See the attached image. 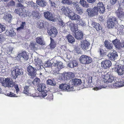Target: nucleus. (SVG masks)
<instances>
[{
  "mask_svg": "<svg viewBox=\"0 0 124 124\" xmlns=\"http://www.w3.org/2000/svg\"><path fill=\"white\" fill-rule=\"evenodd\" d=\"M47 100H49V101L53 99V96L52 94L51 93L48 94V95L47 97L46 98Z\"/></svg>",
  "mask_w": 124,
  "mask_h": 124,
  "instance_id": "51",
  "label": "nucleus"
},
{
  "mask_svg": "<svg viewBox=\"0 0 124 124\" xmlns=\"http://www.w3.org/2000/svg\"><path fill=\"white\" fill-rule=\"evenodd\" d=\"M40 92H41L40 94V96L43 98H44L47 94L46 93L47 92L46 90L41 91Z\"/></svg>",
  "mask_w": 124,
  "mask_h": 124,
  "instance_id": "45",
  "label": "nucleus"
},
{
  "mask_svg": "<svg viewBox=\"0 0 124 124\" xmlns=\"http://www.w3.org/2000/svg\"><path fill=\"white\" fill-rule=\"evenodd\" d=\"M124 86V83H123L122 81L120 82H116L114 83L113 85V87L114 88H117L119 87L123 86Z\"/></svg>",
  "mask_w": 124,
  "mask_h": 124,
  "instance_id": "28",
  "label": "nucleus"
},
{
  "mask_svg": "<svg viewBox=\"0 0 124 124\" xmlns=\"http://www.w3.org/2000/svg\"><path fill=\"white\" fill-rule=\"evenodd\" d=\"M114 78L113 77H109L107 80V81L108 82H111L114 80Z\"/></svg>",
  "mask_w": 124,
  "mask_h": 124,
  "instance_id": "59",
  "label": "nucleus"
},
{
  "mask_svg": "<svg viewBox=\"0 0 124 124\" xmlns=\"http://www.w3.org/2000/svg\"><path fill=\"white\" fill-rule=\"evenodd\" d=\"M90 43L86 40H84L81 42V48L84 50L88 49L90 47Z\"/></svg>",
  "mask_w": 124,
  "mask_h": 124,
  "instance_id": "14",
  "label": "nucleus"
},
{
  "mask_svg": "<svg viewBox=\"0 0 124 124\" xmlns=\"http://www.w3.org/2000/svg\"><path fill=\"white\" fill-rule=\"evenodd\" d=\"M112 43L117 48L120 47V42L118 39H116L112 41Z\"/></svg>",
  "mask_w": 124,
  "mask_h": 124,
  "instance_id": "32",
  "label": "nucleus"
},
{
  "mask_svg": "<svg viewBox=\"0 0 124 124\" xmlns=\"http://www.w3.org/2000/svg\"><path fill=\"white\" fill-rule=\"evenodd\" d=\"M28 5H29V4L30 5V6L33 8L34 9H37L38 7V6L37 4L32 1L28 2Z\"/></svg>",
  "mask_w": 124,
  "mask_h": 124,
  "instance_id": "39",
  "label": "nucleus"
},
{
  "mask_svg": "<svg viewBox=\"0 0 124 124\" xmlns=\"http://www.w3.org/2000/svg\"><path fill=\"white\" fill-rule=\"evenodd\" d=\"M104 86L103 85H100L98 87H95L94 88V90H97L99 89H100L102 88H105V87H104Z\"/></svg>",
  "mask_w": 124,
  "mask_h": 124,
  "instance_id": "58",
  "label": "nucleus"
},
{
  "mask_svg": "<svg viewBox=\"0 0 124 124\" xmlns=\"http://www.w3.org/2000/svg\"><path fill=\"white\" fill-rule=\"evenodd\" d=\"M117 0H110V4L112 5L115 4Z\"/></svg>",
  "mask_w": 124,
  "mask_h": 124,
  "instance_id": "57",
  "label": "nucleus"
},
{
  "mask_svg": "<svg viewBox=\"0 0 124 124\" xmlns=\"http://www.w3.org/2000/svg\"><path fill=\"white\" fill-rule=\"evenodd\" d=\"M108 56L109 60H115V58L117 56V54L115 51H113L112 53L109 54Z\"/></svg>",
  "mask_w": 124,
  "mask_h": 124,
  "instance_id": "24",
  "label": "nucleus"
},
{
  "mask_svg": "<svg viewBox=\"0 0 124 124\" xmlns=\"http://www.w3.org/2000/svg\"><path fill=\"white\" fill-rule=\"evenodd\" d=\"M18 2H22L23 0H17Z\"/></svg>",
  "mask_w": 124,
  "mask_h": 124,
  "instance_id": "64",
  "label": "nucleus"
},
{
  "mask_svg": "<svg viewBox=\"0 0 124 124\" xmlns=\"http://www.w3.org/2000/svg\"><path fill=\"white\" fill-rule=\"evenodd\" d=\"M15 13L19 15L20 16H25L26 14V12H24L22 8H18L15 9L14 11Z\"/></svg>",
  "mask_w": 124,
  "mask_h": 124,
  "instance_id": "17",
  "label": "nucleus"
},
{
  "mask_svg": "<svg viewBox=\"0 0 124 124\" xmlns=\"http://www.w3.org/2000/svg\"><path fill=\"white\" fill-rule=\"evenodd\" d=\"M61 2L63 4L68 5H73L74 3L71 0H62Z\"/></svg>",
  "mask_w": 124,
  "mask_h": 124,
  "instance_id": "33",
  "label": "nucleus"
},
{
  "mask_svg": "<svg viewBox=\"0 0 124 124\" xmlns=\"http://www.w3.org/2000/svg\"><path fill=\"white\" fill-rule=\"evenodd\" d=\"M79 3L83 7L87 8L89 6L88 4L84 0H80Z\"/></svg>",
  "mask_w": 124,
  "mask_h": 124,
  "instance_id": "30",
  "label": "nucleus"
},
{
  "mask_svg": "<svg viewBox=\"0 0 124 124\" xmlns=\"http://www.w3.org/2000/svg\"><path fill=\"white\" fill-rule=\"evenodd\" d=\"M37 25L39 29H41L44 27V24L43 23L39 21L37 22Z\"/></svg>",
  "mask_w": 124,
  "mask_h": 124,
  "instance_id": "40",
  "label": "nucleus"
},
{
  "mask_svg": "<svg viewBox=\"0 0 124 124\" xmlns=\"http://www.w3.org/2000/svg\"><path fill=\"white\" fill-rule=\"evenodd\" d=\"M7 95L10 97H16V95L12 92H10L9 93H7Z\"/></svg>",
  "mask_w": 124,
  "mask_h": 124,
  "instance_id": "49",
  "label": "nucleus"
},
{
  "mask_svg": "<svg viewBox=\"0 0 124 124\" xmlns=\"http://www.w3.org/2000/svg\"><path fill=\"white\" fill-rule=\"evenodd\" d=\"M44 16L45 18L48 20L52 21H54L55 18L51 12L49 11H47L44 13Z\"/></svg>",
  "mask_w": 124,
  "mask_h": 124,
  "instance_id": "8",
  "label": "nucleus"
},
{
  "mask_svg": "<svg viewBox=\"0 0 124 124\" xmlns=\"http://www.w3.org/2000/svg\"><path fill=\"white\" fill-rule=\"evenodd\" d=\"M101 66L104 69L109 68L111 65V62L108 60H105L102 61L101 63Z\"/></svg>",
  "mask_w": 124,
  "mask_h": 124,
  "instance_id": "12",
  "label": "nucleus"
},
{
  "mask_svg": "<svg viewBox=\"0 0 124 124\" xmlns=\"http://www.w3.org/2000/svg\"><path fill=\"white\" fill-rule=\"evenodd\" d=\"M63 77L64 79L67 80V79H69L71 77L70 74L68 73H67L64 74Z\"/></svg>",
  "mask_w": 124,
  "mask_h": 124,
  "instance_id": "47",
  "label": "nucleus"
},
{
  "mask_svg": "<svg viewBox=\"0 0 124 124\" xmlns=\"http://www.w3.org/2000/svg\"><path fill=\"white\" fill-rule=\"evenodd\" d=\"M25 22H22L20 27L17 28L16 29V30L18 31H20L21 30L24 29V26L26 25Z\"/></svg>",
  "mask_w": 124,
  "mask_h": 124,
  "instance_id": "38",
  "label": "nucleus"
},
{
  "mask_svg": "<svg viewBox=\"0 0 124 124\" xmlns=\"http://www.w3.org/2000/svg\"><path fill=\"white\" fill-rule=\"evenodd\" d=\"M46 65H47L46 66L47 67H49L51 66L52 65V64L49 61H47V63H46Z\"/></svg>",
  "mask_w": 124,
  "mask_h": 124,
  "instance_id": "60",
  "label": "nucleus"
},
{
  "mask_svg": "<svg viewBox=\"0 0 124 124\" xmlns=\"http://www.w3.org/2000/svg\"><path fill=\"white\" fill-rule=\"evenodd\" d=\"M47 32L52 37H54L57 35V29L54 27H52L51 29H48Z\"/></svg>",
  "mask_w": 124,
  "mask_h": 124,
  "instance_id": "9",
  "label": "nucleus"
},
{
  "mask_svg": "<svg viewBox=\"0 0 124 124\" xmlns=\"http://www.w3.org/2000/svg\"><path fill=\"white\" fill-rule=\"evenodd\" d=\"M100 53L101 56H103L105 54L104 50L101 48H99Z\"/></svg>",
  "mask_w": 124,
  "mask_h": 124,
  "instance_id": "52",
  "label": "nucleus"
},
{
  "mask_svg": "<svg viewBox=\"0 0 124 124\" xmlns=\"http://www.w3.org/2000/svg\"><path fill=\"white\" fill-rule=\"evenodd\" d=\"M59 88L64 91H72V87H70V85L66 84H62L59 85Z\"/></svg>",
  "mask_w": 124,
  "mask_h": 124,
  "instance_id": "11",
  "label": "nucleus"
},
{
  "mask_svg": "<svg viewBox=\"0 0 124 124\" xmlns=\"http://www.w3.org/2000/svg\"><path fill=\"white\" fill-rule=\"evenodd\" d=\"M59 26L61 27H63L65 26V24L63 22V21L60 19L59 20V22L58 23Z\"/></svg>",
  "mask_w": 124,
  "mask_h": 124,
  "instance_id": "44",
  "label": "nucleus"
},
{
  "mask_svg": "<svg viewBox=\"0 0 124 124\" xmlns=\"http://www.w3.org/2000/svg\"><path fill=\"white\" fill-rule=\"evenodd\" d=\"M37 43L40 45L42 44V41L41 38L40 37H37L36 38Z\"/></svg>",
  "mask_w": 124,
  "mask_h": 124,
  "instance_id": "43",
  "label": "nucleus"
},
{
  "mask_svg": "<svg viewBox=\"0 0 124 124\" xmlns=\"http://www.w3.org/2000/svg\"><path fill=\"white\" fill-rule=\"evenodd\" d=\"M72 81L73 85H74L78 86L81 83V80L78 78L73 79Z\"/></svg>",
  "mask_w": 124,
  "mask_h": 124,
  "instance_id": "25",
  "label": "nucleus"
},
{
  "mask_svg": "<svg viewBox=\"0 0 124 124\" xmlns=\"http://www.w3.org/2000/svg\"><path fill=\"white\" fill-rule=\"evenodd\" d=\"M36 1L37 4L41 7H44L47 4V2L44 0H36Z\"/></svg>",
  "mask_w": 124,
  "mask_h": 124,
  "instance_id": "27",
  "label": "nucleus"
},
{
  "mask_svg": "<svg viewBox=\"0 0 124 124\" xmlns=\"http://www.w3.org/2000/svg\"><path fill=\"white\" fill-rule=\"evenodd\" d=\"M5 27L4 25L0 23V33L1 32L5 30Z\"/></svg>",
  "mask_w": 124,
  "mask_h": 124,
  "instance_id": "50",
  "label": "nucleus"
},
{
  "mask_svg": "<svg viewBox=\"0 0 124 124\" xmlns=\"http://www.w3.org/2000/svg\"><path fill=\"white\" fill-rule=\"evenodd\" d=\"M7 35L8 36H14L16 34V33L13 31H12L11 30H7L6 32Z\"/></svg>",
  "mask_w": 124,
  "mask_h": 124,
  "instance_id": "34",
  "label": "nucleus"
},
{
  "mask_svg": "<svg viewBox=\"0 0 124 124\" xmlns=\"http://www.w3.org/2000/svg\"><path fill=\"white\" fill-rule=\"evenodd\" d=\"M115 71H116L119 75H122L124 74V68L119 65L115 67Z\"/></svg>",
  "mask_w": 124,
  "mask_h": 124,
  "instance_id": "18",
  "label": "nucleus"
},
{
  "mask_svg": "<svg viewBox=\"0 0 124 124\" xmlns=\"http://www.w3.org/2000/svg\"><path fill=\"white\" fill-rule=\"evenodd\" d=\"M14 87L16 90V93H17L20 90L19 88L18 85H14Z\"/></svg>",
  "mask_w": 124,
  "mask_h": 124,
  "instance_id": "56",
  "label": "nucleus"
},
{
  "mask_svg": "<svg viewBox=\"0 0 124 124\" xmlns=\"http://www.w3.org/2000/svg\"><path fill=\"white\" fill-rule=\"evenodd\" d=\"M79 60L81 63L85 65L91 63L93 61L90 57L84 54L80 56Z\"/></svg>",
  "mask_w": 124,
  "mask_h": 124,
  "instance_id": "4",
  "label": "nucleus"
},
{
  "mask_svg": "<svg viewBox=\"0 0 124 124\" xmlns=\"http://www.w3.org/2000/svg\"><path fill=\"white\" fill-rule=\"evenodd\" d=\"M29 86H25L24 88L23 91V93L33 97H37L38 96V93L37 92L32 93L31 92L30 93L28 89Z\"/></svg>",
  "mask_w": 124,
  "mask_h": 124,
  "instance_id": "13",
  "label": "nucleus"
},
{
  "mask_svg": "<svg viewBox=\"0 0 124 124\" xmlns=\"http://www.w3.org/2000/svg\"><path fill=\"white\" fill-rule=\"evenodd\" d=\"M51 42L49 44L50 48L51 49H53L55 48L56 46V43L53 39L51 37L50 38Z\"/></svg>",
  "mask_w": 124,
  "mask_h": 124,
  "instance_id": "29",
  "label": "nucleus"
},
{
  "mask_svg": "<svg viewBox=\"0 0 124 124\" xmlns=\"http://www.w3.org/2000/svg\"><path fill=\"white\" fill-rule=\"evenodd\" d=\"M23 74V71L22 69L19 68L18 66H15L11 72L12 76L14 79H16L18 75Z\"/></svg>",
  "mask_w": 124,
  "mask_h": 124,
  "instance_id": "6",
  "label": "nucleus"
},
{
  "mask_svg": "<svg viewBox=\"0 0 124 124\" xmlns=\"http://www.w3.org/2000/svg\"><path fill=\"white\" fill-rule=\"evenodd\" d=\"M15 2L13 0H11L8 2V6H12L15 5Z\"/></svg>",
  "mask_w": 124,
  "mask_h": 124,
  "instance_id": "55",
  "label": "nucleus"
},
{
  "mask_svg": "<svg viewBox=\"0 0 124 124\" xmlns=\"http://www.w3.org/2000/svg\"><path fill=\"white\" fill-rule=\"evenodd\" d=\"M28 74L32 77H35L36 75V70L32 66L29 65L27 68Z\"/></svg>",
  "mask_w": 124,
  "mask_h": 124,
  "instance_id": "7",
  "label": "nucleus"
},
{
  "mask_svg": "<svg viewBox=\"0 0 124 124\" xmlns=\"http://www.w3.org/2000/svg\"><path fill=\"white\" fill-rule=\"evenodd\" d=\"M0 82L2 85L5 87H12L13 86L12 82L11 81L9 78H7L4 81V78H0Z\"/></svg>",
  "mask_w": 124,
  "mask_h": 124,
  "instance_id": "5",
  "label": "nucleus"
},
{
  "mask_svg": "<svg viewBox=\"0 0 124 124\" xmlns=\"http://www.w3.org/2000/svg\"><path fill=\"white\" fill-rule=\"evenodd\" d=\"M46 88V86L44 84H41L40 85L38 88V90L40 92L41 91H45V89Z\"/></svg>",
  "mask_w": 124,
  "mask_h": 124,
  "instance_id": "37",
  "label": "nucleus"
},
{
  "mask_svg": "<svg viewBox=\"0 0 124 124\" xmlns=\"http://www.w3.org/2000/svg\"><path fill=\"white\" fill-rule=\"evenodd\" d=\"M3 18L4 20L9 23L11 21L12 16L10 14H7L5 15Z\"/></svg>",
  "mask_w": 124,
  "mask_h": 124,
  "instance_id": "26",
  "label": "nucleus"
},
{
  "mask_svg": "<svg viewBox=\"0 0 124 124\" xmlns=\"http://www.w3.org/2000/svg\"><path fill=\"white\" fill-rule=\"evenodd\" d=\"M78 64V62L76 60H73L69 64V66L71 68H73L77 66Z\"/></svg>",
  "mask_w": 124,
  "mask_h": 124,
  "instance_id": "31",
  "label": "nucleus"
},
{
  "mask_svg": "<svg viewBox=\"0 0 124 124\" xmlns=\"http://www.w3.org/2000/svg\"><path fill=\"white\" fill-rule=\"evenodd\" d=\"M104 46L108 50H111L113 47V44L110 43V42L106 40L104 42Z\"/></svg>",
  "mask_w": 124,
  "mask_h": 124,
  "instance_id": "23",
  "label": "nucleus"
},
{
  "mask_svg": "<svg viewBox=\"0 0 124 124\" xmlns=\"http://www.w3.org/2000/svg\"><path fill=\"white\" fill-rule=\"evenodd\" d=\"M18 5L19 7L21 8H23V6L21 3H19L18 4Z\"/></svg>",
  "mask_w": 124,
  "mask_h": 124,
  "instance_id": "62",
  "label": "nucleus"
},
{
  "mask_svg": "<svg viewBox=\"0 0 124 124\" xmlns=\"http://www.w3.org/2000/svg\"><path fill=\"white\" fill-rule=\"evenodd\" d=\"M87 2L91 3H92L95 2L96 0H87Z\"/></svg>",
  "mask_w": 124,
  "mask_h": 124,
  "instance_id": "61",
  "label": "nucleus"
},
{
  "mask_svg": "<svg viewBox=\"0 0 124 124\" xmlns=\"http://www.w3.org/2000/svg\"><path fill=\"white\" fill-rule=\"evenodd\" d=\"M69 17L72 20L78 21L80 19L79 16L76 14H75L73 12H72L69 14Z\"/></svg>",
  "mask_w": 124,
  "mask_h": 124,
  "instance_id": "16",
  "label": "nucleus"
},
{
  "mask_svg": "<svg viewBox=\"0 0 124 124\" xmlns=\"http://www.w3.org/2000/svg\"><path fill=\"white\" fill-rule=\"evenodd\" d=\"M38 59L35 62V63L36 64V65H39V66H40L41 65L42 62L40 60H39Z\"/></svg>",
  "mask_w": 124,
  "mask_h": 124,
  "instance_id": "54",
  "label": "nucleus"
},
{
  "mask_svg": "<svg viewBox=\"0 0 124 124\" xmlns=\"http://www.w3.org/2000/svg\"><path fill=\"white\" fill-rule=\"evenodd\" d=\"M123 11L122 9L119 8L116 11V16L119 18L124 17V12Z\"/></svg>",
  "mask_w": 124,
  "mask_h": 124,
  "instance_id": "15",
  "label": "nucleus"
},
{
  "mask_svg": "<svg viewBox=\"0 0 124 124\" xmlns=\"http://www.w3.org/2000/svg\"><path fill=\"white\" fill-rule=\"evenodd\" d=\"M39 79L38 78L34 79L32 82V83L34 85L36 86L38 85L39 83Z\"/></svg>",
  "mask_w": 124,
  "mask_h": 124,
  "instance_id": "42",
  "label": "nucleus"
},
{
  "mask_svg": "<svg viewBox=\"0 0 124 124\" xmlns=\"http://www.w3.org/2000/svg\"><path fill=\"white\" fill-rule=\"evenodd\" d=\"M55 1H54L53 0H50L49 1L50 7L52 8H55L57 6V4L55 3Z\"/></svg>",
  "mask_w": 124,
  "mask_h": 124,
  "instance_id": "36",
  "label": "nucleus"
},
{
  "mask_svg": "<svg viewBox=\"0 0 124 124\" xmlns=\"http://www.w3.org/2000/svg\"><path fill=\"white\" fill-rule=\"evenodd\" d=\"M99 9L101 13H103L105 11V8L104 5L102 2H100L97 4V7H95L93 9L88 8L87 12L89 17H92L97 15Z\"/></svg>",
  "mask_w": 124,
  "mask_h": 124,
  "instance_id": "1",
  "label": "nucleus"
},
{
  "mask_svg": "<svg viewBox=\"0 0 124 124\" xmlns=\"http://www.w3.org/2000/svg\"><path fill=\"white\" fill-rule=\"evenodd\" d=\"M18 56H21L25 61H27L29 59V54L25 51H23L22 52L18 54Z\"/></svg>",
  "mask_w": 124,
  "mask_h": 124,
  "instance_id": "19",
  "label": "nucleus"
},
{
  "mask_svg": "<svg viewBox=\"0 0 124 124\" xmlns=\"http://www.w3.org/2000/svg\"><path fill=\"white\" fill-rule=\"evenodd\" d=\"M91 25L97 31H99L102 29V27L99 23L93 22Z\"/></svg>",
  "mask_w": 124,
  "mask_h": 124,
  "instance_id": "22",
  "label": "nucleus"
},
{
  "mask_svg": "<svg viewBox=\"0 0 124 124\" xmlns=\"http://www.w3.org/2000/svg\"><path fill=\"white\" fill-rule=\"evenodd\" d=\"M78 21H79L78 23L79 25L82 26H84L86 25V24L85 22L81 18L78 20Z\"/></svg>",
  "mask_w": 124,
  "mask_h": 124,
  "instance_id": "48",
  "label": "nucleus"
},
{
  "mask_svg": "<svg viewBox=\"0 0 124 124\" xmlns=\"http://www.w3.org/2000/svg\"><path fill=\"white\" fill-rule=\"evenodd\" d=\"M46 82L47 84L52 86H54L55 85L53 83V81L51 79H49L47 80Z\"/></svg>",
  "mask_w": 124,
  "mask_h": 124,
  "instance_id": "46",
  "label": "nucleus"
},
{
  "mask_svg": "<svg viewBox=\"0 0 124 124\" xmlns=\"http://www.w3.org/2000/svg\"><path fill=\"white\" fill-rule=\"evenodd\" d=\"M69 26L72 31L73 35L78 40L82 39L83 38V34L80 31H78V25L71 22H69Z\"/></svg>",
  "mask_w": 124,
  "mask_h": 124,
  "instance_id": "2",
  "label": "nucleus"
},
{
  "mask_svg": "<svg viewBox=\"0 0 124 124\" xmlns=\"http://www.w3.org/2000/svg\"><path fill=\"white\" fill-rule=\"evenodd\" d=\"M62 12L66 15H67L69 17V15L72 12H71V10L68 7H63L61 9Z\"/></svg>",
  "mask_w": 124,
  "mask_h": 124,
  "instance_id": "20",
  "label": "nucleus"
},
{
  "mask_svg": "<svg viewBox=\"0 0 124 124\" xmlns=\"http://www.w3.org/2000/svg\"><path fill=\"white\" fill-rule=\"evenodd\" d=\"M118 21L116 17L111 16L108 18L107 21V25L109 28H113L117 23Z\"/></svg>",
  "mask_w": 124,
  "mask_h": 124,
  "instance_id": "3",
  "label": "nucleus"
},
{
  "mask_svg": "<svg viewBox=\"0 0 124 124\" xmlns=\"http://www.w3.org/2000/svg\"><path fill=\"white\" fill-rule=\"evenodd\" d=\"M74 8L75 9V11L78 14L81 15L83 12V9L79 7L78 5V3L77 1L74 2L73 5Z\"/></svg>",
  "mask_w": 124,
  "mask_h": 124,
  "instance_id": "10",
  "label": "nucleus"
},
{
  "mask_svg": "<svg viewBox=\"0 0 124 124\" xmlns=\"http://www.w3.org/2000/svg\"><path fill=\"white\" fill-rule=\"evenodd\" d=\"M32 14L34 17H36V18H37L38 19L39 18L40 16L38 12H37L35 11H33L32 12Z\"/></svg>",
  "mask_w": 124,
  "mask_h": 124,
  "instance_id": "41",
  "label": "nucleus"
},
{
  "mask_svg": "<svg viewBox=\"0 0 124 124\" xmlns=\"http://www.w3.org/2000/svg\"><path fill=\"white\" fill-rule=\"evenodd\" d=\"M5 40L3 35L2 34H0V43H2Z\"/></svg>",
  "mask_w": 124,
  "mask_h": 124,
  "instance_id": "53",
  "label": "nucleus"
},
{
  "mask_svg": "<svg viewBox=\"0 0 124 124\" xmlns=\"http://www.w3.org/2000/svg\"><path fill=\"white\" fill-rule=\"evenodd\" d=\"M53 66L58 69V70L61 69L64 67L62 63L61 62L56 61L55 63L53 64Z\"/></svg>",
  "mask_w": 124,
  "mask_h": 124,
  "instance_id": "21",
  "label": "nucleus"
},
{
  "mask_svg": "<svg viewBox=\"0 0 124 124\" xmlns=\"http://www.w3.org/2000/svg\"><path fill=\"white\" fill-rule=\"evenodd\" d=\"M121 5L123 6H124V0L123 1V2L121 3Z\"/></svg>",
  "mask_w": 124,
  "mask_h": 124,
  "instance_id": "63",
  "label": "nucleus"
},
{
  "mask_svg": "<svg viewBox=\"0 0 124 124\" xmlns=\"http://www.w3.org/2000/svg\"><path fill=\"white\" fill-rule=\"evenodd\" d=\"M68 42L71 43H72L75 41V39L70 34H69L67 37Z\"/></svg>",
  "mask_w": 124,
  "mask_h": 124,
  "instance_id": "35",
  "label": "nucleus"
}]
</instances>
